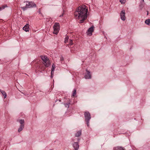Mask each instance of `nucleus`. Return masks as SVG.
Here are the masks:
<instances>
[{"label": "nucleus", "mask_w": 150, "mask_h": 150, "mask_svg": "<svg viewBox=\"0 0 150 150\" xmlns=\"http://www.w3.org/2000/svg\"><path fill=\"white\" fill-rule=\"evenodd\" d=\"M1 91V93L4 96V98H6L7 96H6V92L3 91Z\"/></svg>", "instance_id": "13"}, {"label": "nucleus", "mask_w": 150, "mask_h": 150, "mask_svg": "<svg viewBox=\"0 0 150 150\" xmlns=\"http://www.w3.org/2000/svg\"><path fill=\"white\" fill-rule=\"evenodd\" d=\"M7 7V6L6 5H2L0 7V11L2 10L3 9H4L6 7Z\"/></svg>", "instance_id": "14"}, {"label": "nucleus", "mask_w": 150, "mask_h": 150, "mask_svg": "<svg viewBox=\"0 0 150 150\" xmlns=\"http://www.w3.org/2000/svg\"><path fill=\"white\" fill-rule=\"evenodd\" d=\"M54 32L53 33L55 34H57L60 29V25L59 23H56L53 26Z\"/></svg>", "instance_id": "4"}, {"label": "nucleus", "mask_w": 150, "mask_h": 150, "mask_svg": "<svg viewBox=\"0 0 150 150\" xmlns=\"http://www.w3.org/2000/svg\"><path fill=\"white\" fill-rule=\"evenodd\" d=\"M121 147L120 146H117L114 148V150H120Z\"/></svg>", "instance_id": "18"}, {"label": "nucleus", "mask_w": 150, "mask_h": 150, "mask_svg": "<svg viewBox=\"0 0 150 150\" xmlns=\"http://www.w3.org/2000/svg\"><path fill=\"white\" fill-rule=\"evenodd\" d=\"M88 9L86 6L82 5L79 6L74 12L75 17L76 19H80L79 23H82L87 18Z\"/></svg>", "instance_id": "1"}, {"label": "nucleus", "mask_w": 150, "mask_h": 150, "mask_svg": "<svg viewBox=\"0 0 150 150\" xmlns=\"http://www.w3.org/2000/svg\"><path fill=\"white\" fill-rule=\"evenodd\" d=\"M23 30L26 32L28 31L29 30V25L27 24L25 25L23 28Z\"/></svg>", "instance_id": "11"}, {"label": "nucleus", "mask_w": 150, "mask_h": 150, "mask_svg": "<svg viewBox=\"0 0 150 150\" xmlns=\"http://www.w3.org/2000/svg\"><path fill=\"white\" fill-rule=\"evenodd\" d=\"M69 40V37L67 36L65 38L64 42L65 43L68 42Z\"/></svg>", "instance_id": "17"}, {"label": "nucleus", "mask_w": 150, "mask_h": 150, "mask_svg": "<svg viewBox=\"0 0 150 150\" xmlns=\"http://www.w3.org/2000/svg\"><path fill=\"white\" fill-rule=\"evenodd\" d=\"M68 44L70 45H72L73 44V41L72 40L70 39L69 40Z\"/></svg>", "instance_id": "20"}, {"label": "nucleus", "mask_w": 150, "mask_h": 150, "mask_svg": "<svg viewBox=\"0 0 150 150\" xmlns=\"http://www.w3.org/2000/svg\"><path fill=\"white\" fill-rule=\"evenodd\" d=\"M145 23L148 25L150 24V19H148L146 20L145 21Z\"/></svg>", "instance_id": "15"}, {"label": "nucleus", "mask_w": 150, "mask_h": 150, "mask_svg": "<svg viewBox=\"0 0 150 150\" xmlns=\"http://www.w3.org/2000/svg\"><path fill=\"white\" fill-rule=\"evenodd\" d=\"M76 89H74L73 92L72 96L73 97L76 94Z\"/></svg>", "instance_id": "16"}, {"label": "nucleus", "mask_w": 150, "mask_h": 150, "mask_svg": "<svg viewBox=\"0 0 150 150\" xmlns=\"http://www.w3.org/2000/svg\"><path fill=\"white\" fill-rule=\"evenodd\" d=\"M64 60V58L63 57H62L60 58V60L61 61H63Z\"/></svg>", "instance_id": "25"}, {"label": "nucleus", "mask_w": 150, "mask_h": 150, "mask_svg": "<svg viewBox=\"0 0 150 150\" xmlns=\"http://www.w3.org/2000/svg\"><path fill=\"white\" fill-rule=\"evenodd\" d=\"M62 16H63V14H62V15H60V16H59V17H61Z\"/></svg>", "instance_id": "27"}, {"label": "nucleus", "mask_w": 150, "mask_h": 150, "mask_svg": "<svg viewBox=\"0 0 150 150\" xmlns=\"http://www.w3.org/2000/svg\"><path fill=\"white\" fill-rule=\"evenodd\" d=\"M41 59L43 61V63L40 62L38 63V69L39 71L42 72L48 67L50 65V60L46 56H41Z\"/></svg>", "instance_id": "2"}, {"label": "nucleus", "mask_w": 150, "mask_h": 150, "mask_svg": "<svg viewBox=\"0 0 150 150\" xmlns=\"http://www.w3.org/2000/svg\"><path fill=\"white\" fill-rule=\"evenodd\" d=\"M19 122L20 123V125L18 128V132H20L23 129L24 127V120L21 119L19 120Z\"/></svg>", "instance_id": "5"}, {"label": "nucleus", "mask_w": 150, "mask_h": 150, "mask_svg": "<svg viewBox=\"0 0 150 150\" xmlns=\"http://www.w3.org/2000/svg\"><path fill=\"white\" fill-rule=\"evenodd\" d=\"M89 121L90 120L86 121V122L87 125L88 127H89Z\"/></svg>", "instance_id": "23"}, {"label": "nucleus", "mask_w": 150, "mask_h": 150, "mask_svg": "<svg viewBox=\"0 0 150 150\" xmlns=\"http://www.w3.org/2000/svg\"><path fill=\"white\" fill-rule=\"evenodd\" d=\"M55 68V65L53 64L52 66V67L51 70H52V71H54Z\"/></svg>", "instance_id": "19"}, {"label": "nucleus", "mask_w": 150, "mask_h": 150, "mask_svg": "<svg viewBox=\"0 0 150 150\" xmlns=\"http://www.w3.org/2000/svg\"><path fill=\"white\" fill-rule=\"evenodd\" d=\"M84 116L85 118V120H90L91 119V116L90 113L87 111L84 112Z\"/></svg>", "instance_id": "6"}, {"label": "nucleus", "mask_w": 150, "mask_h": 150, "mask_svg": "<svg viewBox=\"0 0 150 150\" xmlns=\"http://www.w3.org/2000/svg\"><path fill=\"white\" fill-rule=\"evenodd\" d=\"M69 104H70V103L65 104V106L67 108H69Z\"/></svg>", "instance_id": "24"}, {"label": "nucleus", "mask_w": 150, "mask_h": 150, "mask_svg": "<svg viewBox=\"0 0 150 150\" xmlns=\"http://www.w3.org/2000/svg\"><path fill=\"white\" fill-rule=\"evenodd\" d=\"M54 71H52V70H51V78H52L53 76V75L54 74Z\"/></svg>", "instance_id": "22"}, {"label": "nucleus", "mask_w": 150, "mask_h": 150, "mask_svg": "<svg viewBox=\"0 0 150 150\" xmlns=\"http://www.w3.org/2000/svg\"><path fill=\"white\" fill-rule=\"evenodd\" d=\"M73 147L75 150H78L79 148V145L77 142H75L73 145Z\"/></svg>", "instance_id": "10"}, {"label": "nucleus", "mask_w": 150, "mask_h": 150, "mask_svg": "<svg viewBox=\"0 0 150 150\" xmlns=\"http://www.w3.org/2000/svg\"><path fill=\"white\" fill-rule=\"evenodd\" d=\"M120 150H125L124 149L123 147H121Z\"/></svg>", "instance_id": "26"}, {"label": "nucleus", "mask_w": 150, "mask_h": 150, "mask_svg": "<svg viewBox=\"0 0 150 150\" xmlns=\"http://www.w3.org/2000/svg\"><path fill=\"white\" fill-rule=\"evenodd\" d=\"M120 16L122 20L124 21L125 20L126 17L125 10H123L120 13Z\"/></svg>", "instance_id": "7"}, {"label": "nucleus", "mask_w": 150, "mask_h": 150, "mask_svg": "<svg viewBox=\"0 0 150 150\" xmlns=\"http://www.w3.org/2000/svg\"><path fill=\"white\" fill-rule=\"evenodd\" d=\"M120 1L122 4H124L126 1V0H120Z\"/></svg>", "instance_id": "21"}, {"label": "nucleus", "mask_w": 150, "mask_h": 150, "mask_svg": "<svg viewBox=\"0 0 150 150\" xmlns=\"http://www.w3.org/2000/svg\"><path fill=\"white\" fill-rule=\"evenodd\" d=\"M143 1H144V0H143Z\"/></svg>", "instance_id": "28"}, {"label": "nucleus", "mask_w": 150, "mask_h": 150, "mask_svg": "<svg viewBox=\"0 0 150 150\" xmlns=\"http://www.w3.org/2000/svg\"><path fill=\"white\" fill-rule=\"evenodd\" d=\"M93 27L92 26L88 29L87 32V34L89 36L91 35H92V33L93 32Z\"/></svg>", "instance_id": "9"}, {"label": "nucleus", "mask_w": 150, "mask_h": 150, "mask_svg": "<svg viewBox=\"0 0 150 150\" xmlns=\"http://www.w3.org/2000/svg\"><path fill=\"white\" fill-rule=\"evenodd\" d=\"M25 3H26L25 6L21 7V8L23 11L26 10L28 8L35 7L36 6V4L33 2L26 1L24 2L23 4Z\"/></svg>", "instance_id": "3"}, {"label": "nucleus", "mask_w": 150, "mask_h": 150, "mask_svg": "<svg viewBox=\"0 0 150 150\" xmlns=\"http://www.w3.org/2000/svg\"><path fill=\"white\" fill-rule=\"evenodd\" d=\"M81 130H80L79 131H78L76 132V133L75 136L76 137H78L81 135Z\"/></svg>", "instance_id": "12"}, {"label": "nucleus", "mask_w": 150, "mask_h": 150, "mask_svg": "<svg viewBox=\"0 0 150 150\" xmlns=\"http://www.w3.org/2000/svg\"><path fill=\"white\" fill-rule=\"evenodd\" d=\"M86 71L87 72L86 74V75L85 76V78L86 79H91V76L90 74V72L87 69L86 70Z\"/></svg>", "instance_id": "8"}]
</instances>
